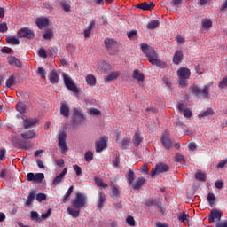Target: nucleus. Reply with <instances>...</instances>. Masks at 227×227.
<instances>
[{"instance_id": "obj_1", "label": "nucleus", "mask_w": 227, "mask_h": 227, "mask_svg": "<svg viewBox=\"0 0 227 227\" xmlns=\"http://www.w3.org/2000/svg\"><path fill=\"white\" fill-rule=\"evenodd\" d=\"M140 49H142V52L146 56L147 60L149 63L153 64V66L160 67L163 62L158 59L157 53L146 43L140 44Z\"/></svg>"}, {"instance_id": "obj_2", "label": "nucleus", "mask_w": 227, "mask_h": 227, "mask_svg": "<svg viewBox=\"0 0 227 227\" xmlns=\"http://www.w3.org/2000/svg\"><path fill=\"white\" fill-rule=\"evenodd\" d=\"M190 93L198 99H206L208 97V85L200 88L198 85H192L189 88Z\"/></svg>"}, {"instance_id": "obj_3", "label": "nucleus", "mask_w": 227, "mask_h": 227, "mask_svg": "<svg viewBox=\"0 0 227 227\" xmlns=\"http://www.w3.org/2000/svg\"><path fill=\"white\" fill-rule=\"evenodd\" d=\"M153 207H157L161 214H164L166 211V207H164L163 203L153 198L147 199V200L145 201V208Z\"/></svg>"}, {"instance_id": "obj_4", "label": "nucleus", "mask_w": 227, "mask_h": 227, "mask_svg": "<svg viewBox=\"0 0 227 227\" xmlns=\"http://www.w3.org/2000/svg\"><path fill=\"white\" fill-rule=\"evenodd\" d=\"M62 80L64 81V85L68 90L74 94H78L79 90L76 85H74V81L66 74H62Z\"/></svg>"}, {"instance_id": "obj_5", "label": "nucleus", "mask_w": 227, "mask_h": 227, "mask_svg": "<svg viewBox=\"0 0 227 227\" xmlns=\"http://www.w3.org/2000/svg\"><path fill=\"white\" fill-rule=\"evenodd\" d=\"M85 196L82 193H76V199L72 200V207L80 210L85 207Z\"/></svg>"}, {"instance_id": "obj_6", "label": "nucleus", "mask_w": 227, "mask_h": 227, "mask_svg": "<svg viewBox=\"0 0 227 227\" xmlns=\"http://www.w3.org/2000/svg\"><path fill=\"white\" fill-rule=\"evenodd\" d=\"M169 171V166L165 164V163H157V165H155V168H153V170H151V177L153 178V176H155V175L158 174H161V173H166Z\"/></svg>"}, {"instance_id": "obj_7", "label": "nucleus", "mask_w": 227, "mask_h": 227, "mask_svg": "<svg viewBox=\"0 0 227 227\" xmlns=\"http://www.w3.org/2000/svg\"><path fill=\"white\" fill-rule=\"evenodd\" d=\"M105 49L110 55H114L116 52V41L113 40L112 38H105L104 40Z\"/></svg>"}, {"instance_id": "obj_8", "label": "nucleus", "mask_w": 227, "mask_h": 227, "mask_svg": "<svg viewBox=\"0 0 227 227\" xmlns=\"http://www.w3.org/2000/svg\"><path fill=\"white\" fill-rule=\"evenodd\" d=\"M43 179H44V174H43V173L34 174V173L30 172V173H27V175H26V180H27V182L42 184Z\"/></svg>"}, {"instance_id": "obj_9", "label": "nucleus", "mask_w": 227, "mask_h": 227, "mask_svg": "<svg viewBox=\"0 0 227 227\" xmlns=\"http://www.w3.org/2000/svg\"><path fill=\"white\" fill-rule=\"evenodd\" d=\"M34 32H32V30H30L27 27L20 28V30L17 31V37L19 38H26L27 40H32L34 39Z\"/></svg>"}, {"instance_id": "obj_10", "label": "nucleus", "mask_w": 227, "mask_h": 227, "mask_svg": "<svg viewBox=\"0 0 227 227\" xmlns=\"http://www.w3.org/2000/svg\"><path fill=\"white\" fill-rule=\"evenodd\" d=\"M84 121V115L81 114L77 109L73 110V119L72 124L73 126L81 125Z\"/></svg>"}, {"instance_id": "obj_11", "label": "nucleus", "mask_w": 227, "mask_h": 227, "mask_svg": "<svg viewBox=\"0 0 227 227\" xmlns=\"http://www.w3.org/2000/svg\"><path fill=\"white\" fill-rule=\"evenodd\" d=\"M67 135L65 132H62L58 136V147L61 150V153L67 152V145H66Z\"/></svg>"}, {"instance_id": "obj_12", "label": "nucleus", "mask_w": 227, "mask_h": 227, "mask_svg": "<svg viewBox=\"0 0 227 227\" xmlns=\"http://www.w3.org/2000/svg\"><path fill=\"white\" fill-rule=\"evenodd\" d=\"M223 214L216 209L211 210L210 215H208V223H213L215 222L221 221Z\"/></svg>"}, {"instance_id": "obj_13", "label": "nucleus", "mask_w": 227, "mask_h": 227, "mask_svg": "<svg viewBox=\"0 0 227 227\" xmlns=\"http://www.w3.org/2000/svg\"><path fill=\"white\" fill-rule=\"evenodd\" d=\"M160 141H161V145H163L164 149L170 150V148H172L173 142H172V139H170L169 137V134H164L161 137Z\"/></svg>"}, {"instance_id": "obj_14", "label": "nucleus", "mask_w": 227, "mask_h": 227, "mask_svg": "<svg viewBox=\"0 0 227 227\" xmlns=\"http://www.w3.org/2000/svg\"><path fill=\"white\" fill-rule=\"evenodd\" d=\"M95 149H96V153H100L102 151H104V149H106V137H102L99 138L98 141L95 142Z\"/></svg>"}, {"instance_id": "obj_15", "label": "nucleus", "mask_w": 227, "mask_h": 227, "mask_svg": "<svg viewBox=\"0 0 227 227\" xmlns=\"http://www.w3.org/2000/svg\"><path fill=\"white\" fill-rule=\"evenodd\" d=\"M179 79H189L191 77V70L185 67H181L176 72Z\"/></svg>"}, {"instance_id": "obj_16", "label": "nucleus", "mask_w": 227, "mask_h": 227, "mask_svg": "<svg viewBox=\"0 0 227 227\" xmlns=\"http://www.w3.org/2000/svg\"><path fill=\"white\" fill-rule=\"evenodd\" d=\"M67 174V168H64L62 172L58 175L55 178H53V181L51 182V184L53 186H57L58 184H60L63 182L64 176Z\"/></svg>"}, {"instance_id": "obj_17", "label": "nucleus", "mask_w": 227, "mask_h": 227, "mask_svg": "<svg viewBox=\"0 0 227 227\" xmlns=\"http://www.w3.org/2000/svg\"><path fill=\"white\" fill-rule=\"evenodd\" d=\"M145 183H146V179L144 177H138L137 178L136 182H132L131 184H129L132 187V189L134 190H139L140 187L143 186V184H145Z\"/></svg>"}, {"instance_id": "obj_18", "label": "nucleus", "mask_w": 227, "mask_h": 227, "mask_svg": "<svg viewBox=\"0 0 227 227\" xmlns=\"http://www.w3.org/2000/svg\"><path fill=\"white\" fill-rule=\"evenodd\" d=\"M99 71L104 74H108L111 71V65L104 60H101L99 62Z\"/></svg>"}, {"instance_id": "obj_19", "label": "nucleus", "mask_w": 227, "mask_h": 227, "mask_svg": "<svg viewBox=\"0 0 227 227\" xmlns=\"http://www.w3.org/2000/svg\"><path fill=\"white\" fill-rule=\"evenodd\" d=\"M36 27L41 30L49 26V20L46 18H38L35 21Z\"/></svg>"}, {"instance_id": "obj_20", "label": "nucleus", "mask_w": 227, "mask_h": 227, "mask_svg": "<svg viewBox=\"0 0 227 227\" xmlns=\"http://www.w3.org/2000/svg\"><path fill=\"white\" fill-rule=\"evenodd\" d=\"M20 137L25 140L34 139L35 137V130H27L25 133H21Z\"/></svg>"}, {"instance_id": "obj_21", "label": "nucleus", "mask_w": 227, "mask_h": 227, "mask_svg": "<svg viewBox=\"0 0 227 227\" xmlns=\"http://www.w3.org/2000/svg\"><path fill=\"white\" fill-rule=\"evenodd\" d=\"M132 78L138 82H143L145 76L138 71V69H136L132 72Z\"/></svg>"}, {"instance_id": "obj_22", "label": "nucleus", "mask_w": 227, "mask_h": 227, "mask_svg": "<svg viewBox=\"0 0 227 227\" xmlns=\"http://www.w3.org/2000/svg\"><path fill=\"white\" fill-rule=\"evenodd\" d=\"M154 4L153 2L151 3H142L137 5V8L143 11H151L153 8Z\"/></svg>"}, {"instance_id": "obj_23", "label": "nucleus", "mask_w": 227, "mask_h": 227, "mask_svg": "<svg viewBox=\"0 0 227 227\" xmlns=\"http://www.w3.org/2000/svg\"><path fill=\"white\" fill-rule=\"evenodd\" d=\"M121 74L119 72H111L110 74L104 76V81L109 82L111 81H114L119 77Z\"/></svg>"}, {"instance_id": "obj_24", "label": "nucleus", "mask_w": 227, "mask_h": 227, "mask_svg": "<svg viewBox=\"0 0 227 227\" xmlns=\"http://www.w3.org/2000/svg\"><path fill=\"white\" fill-rule=\"evenodd\" d=\"M134 179H136V174L134 171L131 169L128 170V175H126V182L128 183V185H131Z\"/></svg>"}, {"instance_id": "obj_25", "label": "nucleus", "mask_w": 227, "mask_h": 227, "mask_svg": "<svg viewBox=\"0 0 227 227\" xmlns=\"http://www.w3.org/2000/svg\"><path fill=\"white\" fill-rule=\"evenodd\" d=\"M183 59V52L181 51H176L174 53V64L180 65L181 60Z\"/></svg>"}, {"instance_id": "obj_26", "label": "nucleus", "mask_w": 227, "mask_h": 227, "mask_svg": "<svg viewBox=\"0 0 227 227\" xmlns=\"http://www.w3.org/2000/svg\"><path fill=\"white\" fill-rule=\"evenodd\" d=\"M159 26H160L159 20H153L147 23L146 28L149 30H154L155 28L159 27Z\"/></svg>"}, {"instance_id": "obj_27", "label": "nucleus", "mask_w": 227, "mask_h": 227, "mask_svg": "<svg viewBox=\"0 0 227 227\" xmlns=\"http://www.w3.org/2000/svg\"><path fill=\"white\" fill-rule=\"evenodd\" d=\"M59 80V76L58 75L57 71H51V74H49V81L51 84H55Z\"/></svg>"}, {"instance_id": "obj_28", "label": "nucleus", "mask_w": 227, "mask_h": 227, "mask_svg": "<svg viewBox=\"0 0 227 227\" xmlns=\"http://www.w3.org/2000/svg\"><path fill=\"white\" fill-rule=\"evenodd\" d=\"M99 200H98V208L102 209L104 207V203L106 202V193L99 192L98 193Z\"/></svg>"}, {"instance_id": "obj_29", "label": "nucleus", "mask_w": 227, "mask_h": 227, "mask_svg": "<svg viewBox=\"0 0 227 227\" xmlns=\"http://www.w3.org/2000/svg\"><path fill=\"white\" fill-rule=\"evenodd\" d=\"M93 27H95V20L90 22L87 29L83 30V37L89 38Z\"/></svg>"}, {"instance_id": "obj_30", "label": "nucleus", "mask_w": 227, "mask_h": 227, "mask_svg": "<svg viewBox=\"0 0 227 227\" xmlns=\"http://www.w3.org/2000/svg\"><path fill=\"white\" fill-rule=\"evenodd\" d=\"M9 65H15L17 67H21V62L19 59L15 57H8L7 59Z\"/></svg>"}, {"instance_id": "obj_31", "label": "nucleus", "mask_w": 227, "mask_h": 227, "mask_svg": "<svg viewBox=\"0 0 227 227\" xmlns=\"http://www.w3.org/2000/svg\"><path fill=\"white\" fill-rule=\"evenodd\" d=\"M37 121H38L36 119L30 121H26L25 119H23V127L25 128V129H30L34 127V125H35Z\"/></svg>"}, {"instance_id": "obj_32", "label": "nucleus", "mask_w": 227, "mask_h": 227, "mask_svg": "<svg viewBox=\"0 0 227 227\" xmlns=\"http://www.w3.org/2000/svg\"><path fill=\"white\" fill-rule=\"evenodd\" d=\"M59 112L61 114L62 116L68 118L69 117V109H68V105L66 104H62L61 107L59 108Z\"/></svg>"}, {"instance_id": "obj_33", "label": "nucleus", "mask_w": 227, "mask_h": 227, "mask_svg": "<svg viewBox=\"0 0 227 227\" xmlns=\"http://www.w3.org/2000/svg\"><path fill=\"white\" fill-rule=\"evenodd\" d=\"M132 141L134 142V146L137 147L143 142V137L138 133H136L132 136Z\"/></svg>"}, {"instance_id": "obj_34", "label": "nucleus", "mask_w": 227, "mask_h": 227, "mask_svg": "<svg viewBox=\"0 0 227 227\" xmlns=\"http://www.w3.org/2000/svg\"><path fill=\"white\" fill-rule=\"evenodd\" d=\"M15 110L20 113V114H23L26 113V106L20 101L15 105Z\"/></svg>"}, {"instance_id": "obj_35", "label": "nucleus", "mask_w": 227, "mask_h": 227, "mask_svg": "<svg viewBox=\"0 0 227 227\" xmlns=\"http://www.w3.org/2000/svg\"><path fill=\"white\" fill-rule=\"evenodd\" d=\"M6 43H8L9 45H19L20 43V42L14 36L6 37Z\"/></svg>"}, {"instance_id": "obj_36", "label": "nucleus", "mask_w": 227, "mask_h": 227, "mask_svg": "<svg viewBox=\"0 0 227 227\" xmlns=\"http://www.w3.org/2000/svg\"><path fill=\"white\" fill-rule=\"evenodd\" d=\"M202 28H205L206 30L212 28V20L207 18L202 19Z\"/></svg>"}, {"instance_id": "obj_37", "label": "nucleus", "mask_w": 227, "mask_h": 227, "mask_svg": "<svg viewBox=\"0 0 227 227\" xmlns=\"http://www.w3.org/2000/svg\"><path fill=\"white\" fill-rule=\"evenodd\" d=\"M94 183L96 184V185L98 187L103 188V189H106L108 188V184H106V183H104L102 181V179H100L99 177H96L94 178Z\"/></svg>"}, {"instance_id": "obj_38", "label": "nucleus", "mask_w": 227, "mask_h": 227, "mask_svg": "<svg viewBox=\"0 0 227 227\" xmlns=\"http://www.w3.org/2000/svg\"><path fill=\"white\" fill-rule=\"evenodd\" d=\"M35 199V191H32L27 196V199H26V206L31 205Z\"/></svg>"}, {"instance_id": "obj_39", "label": "nucleus", "mask_w": 227, "mask_h": 227, "mask_svg": "<svg viewBox=\"0 0 227 227\" xmlns=\"http://www.w3.org/2000/svg\"><path fill=\"white\" fill-rule=\"evenodd\" d=\"M67 214L70 215L73 218L79 217V209H74L73 207H67Z\"/></svg>"}, {"instance_id": "obj_40", "label": "nucleus", "mask_w": 227, "mask_h": 227, "mask_svg": "<svg viewBox=\"0 0 227 227\" xmlns=\"http://www.w3.org/2000/svg\"><path fill=\"white\" fill-rule=\"evenodd\" d=\"M119 189L116 186H111V193L110 197L113 199H116L119 197Z\"/></svg>"}, {"instance_id": "obj_41", "label": "nucleus", "mask_w": 227, "mask_h": 227, "mask_svg": "<svg viewBox=\"0 0 227 227\" xmlns=\"http://www.w3.org/2000/svg\"><path fill=\"white\" fill-rule=\"evenodd\" d=\"M213 114V110L208 108L206 110V112H202L200 114H198V118H206Z\"/></svg>"}, {"instance_id": "obj_42", "label": "nucleus", "mask_w": 227, "mask_h": 227, "mask_svg": "<svg viewBox=\"0 0 227 227\" xmlns=\"http://www.w3.org/2000/svg\"><path fill=\"white\" fill-rule=\"evenodd\" d=\"M195 179L200 182H206V174L204 172H198L195 174Z\"/></svg>"}, {"instance_id": "obj_43", "label": "nucleus", "mask_w": 227, "mask_h": 227, "mask_svg": "<svg viewBox=\"0 0 227 227\" xmlns=\"http://www.w3.org/2000/svg\"><path fill=\"white\" fill-rule=\"evenodd\" d=\"M83 158L85 159L86 162H91V160H93V153L91 151H87V153H85L83 155Z\"/></svg>"}, {"instance_id": "obj_44", "label": "nucleus", "mask_w": 227, "mask_h": 227, "mask_svg": "<svg viewBox=\"0 0 227 227\" xmlns=\"http://www.w3.org/2000/svg\"><path fill=\"white\" fill-rule=\"evenodd\" d=\"M15 84V78L13 75L9 76L8 80H6V88L10 89L11 87L14 86Z\"/></svg>"}, {"instance_id": "obj_45", "label": "nucleus", "mask_w": 227, "mask_h": 227, "mask_svg": "<svg viewBox=\"0 0 227 227\" xmlns=\"http://www.w3.org/2000/svg\"><path fill=\"white\" fill-rule=\"evenodd\" d=\"M59 5L61 6L62 10H64V12H70L71 6H70V4H68L67 2L62 1L61 3H59Z\"/></svg>"}, {"instance_id": "obj_46", "label": "nucleus", "mask_w": 227, "mask_h": 227, "mask_svg": "<svg viewBox=\"0 0 227 227\" xmlns=\"http://www.w3.org/2000/svg\"><path fill=\"white\" fill-rule=\"evenodd\" d=\"M43 38H44V40H51L53 38V32L52 30H46V32L44 34H43Z\"/></svg>"}, {"instance_id": "obj_47", "label": "nucleus", "mask_w": 227, "mask_h": 227, "mask_svg": "<svg viewBox=\"0 0 227 227\" xmlns=\"http://www.w3.org/2000/svg\"><path fill=\"white\" fill-rule=\"evenodd\" d=\"M86 81H87V84H89L90 86H95L96 84V79H95V76L93 75L87 76Z\"/></svg>"}, {"instance_id": "obj_48", "label": "nucleus", "mask_w": 227, "mask_h": 227, "mask_svg": "<svg viewBox=\"0 0 227 227\" xmlns=\"http://www.w3.org/2000/svg\"><path fill=\"white\" fill-rule=\"evenodd\" d=\"M188 218H189V214H186L185 212H183L178 215L179 223H184V221L187 220Z\"/></svg>"}, {"instance_id": "obj_49", "label": "nucleus", "mask_w": 227, "mask_h": 227, "mask_svg": "<svg viewBox=\"0 0 227 227\" xmlns=\"http://www.w3.org/2000/svg\"><path fill=\"white\" fill-rule=\"evenodd\" d=\"M129 145V138L125 137V138H123V139L121 140V149L127 150Z\"/></svg>"}, {"instance_id": "obj_50", "label": "nucleus", "mask_w": 227, "mask_h": 227, "mask_svg": "<svg viewBox=\"0 0 227 227\" xmlns=\"http://www.w3.org/2000/svg\"><path fill=\"white\" fill-rule=\"evenodd\" d=\"M207 201H208V204L212 207L213 204H215V195L213 193H208L207 195Z\"/></svg>"}, {"instance_id": "obj_51", "label": "nucleus", "mask_w": 227, "mask_h": 227, "mask_svg": "<svg viewBox=\"0 0 227 227\" xmlns=\"http://www.w3.org/2000/svg\"><path fill=\"white\" fill-rule=\"evenodd\" d=\"M73 170L76 173V176H82V169L78 165H73Z\"/></svg>"}, {"instance_id": "obj_52", "label": "nucleus", "mask_w": 227, "mask_h": 227, "mask_svg": "<svg viewBox=\"0 0 227 227\" xmlns=\"http://www.w3.org/2000/svg\"><path fill=\"white\" fill-rule=\"evenodd\" d=\"M30 220L40 221L38 213H36L35 211H30Z\"/></svg>"}, {"instance_id": "obj_53", "label": "nucleus", "mask_w": 227, "mask_h": 227, "mask_svg": "<svg viewBox=\"0 0 227 227\" xmlns=\"http://www.w3.org/2000/svg\"><path fill=\"white\" fill-rule=\"evenodd\" d=\"M35 200L38 202L45 201L46 200V194H44V193H38L35 196Z\"/></svg>"}, {"instance_id": "obj_54", "label": "nucleus", "mask_w": 227, "mask_h": 227, "mask_svg": "<svg viewBox=\"0 0 227 227\" xmlns=\"http://www.w3.org/2000/svg\"><path fill=\"white\" fill-rule=\"evenodd\" d=\"M38 56H40L42 59H47L46 51L43 48H40V50H38Z\"/></svg>"}, {"instance_id": "obj_55", "label": "nucleus", "mask_w": 227, "mask_h": 227, "mask_svg": "<svg viewBox=\"0 0 227 227\" xmlns=\"http://www.w3.org/2000/svg\"><path fill=\"white\" fill-rule=\"evenodd\" d=\"M126 223H128L129 226H134L135 225L134 218L131 215L126 217Z\"/></svg>"}, {"instance_id": "obj_56", "label": "nucleus", "mask_w": 227, "mask_h": 227, "mask_svg": "<svg viewBox=\"0 0 227 227\" xmlns=\"http://www.w3.org/2000/svg\"><path fill=\"white\" fill-rule=\"evenodd\" d=\"M227 87V76L222 79L221 82H219V88L223 89Z\"/></svg>"}, {"instance_id": "obj_57", "label": "nucleus", "mask_w": 227, "mask_h": 227, "mask_svg": "<svg viewBox=\"0 0 227 227\" xmlns=\"http://www.w3.org/2000/svg\"><path fill=\"white\" fill-rule=\"evenodd\" d=\"M183 112V114L184 115V118H191L192 117V111L191 109L187 108L185 109L184 111H182Z\"/></svg>"}, {"instance_id": "obj_58", "label": "nucleus", "mask_w": 227, "mask_h": 227, "mask_svg": "<svg viewBox=\"0 0 227 227\" xmlns=\"http://www.w3.org/2000/svg\"><path fill=\"white\" fill-rule=\"evenodd\" d=\"M175 161L176 162H184V156L181 154L175 155Z\"/></svg>"}, {"instance_id": "obj_59", "label": "nucleus", "mask_w": 227, "mask_h": 227, "mask_svg": "<svg viewBox=\"0 0 227 227\" xmlns=\"http://www.w3.org/2000/svg\"><path fill=\"white\" fill-rule=\"evenodd\" d=\"M38 75H40L41 78H45L46 77V72L44 71V68L38 67Z\"/></svg>"}, {"instance_id": "obj_60", "label": "nucleus", "mask_w": 227, "mask_h": 227, "mask_svg": "<svg viewBox=\"0 0 227 227\" xmlns=\"http://www.w3.org/2000/svg\"><path fill=\"white\" fill-rule=\"evenodd\" d=\"M182 2L183 0H172L170 4H172V6L178 8Z\"/></svg>"}, {"instance_id": "obj_61", "label": "nucleus", "mask_w": 227, "mask_h": 227, "mask_svg": "<svg viewBox=\"0 0 227 227\" xmlns=\"http://www.w3.org/2000/svg\"><path fill=\"white\" fill-rule=\"evenodd\" d=\"M90 114L98 116V115H100V111L96 108H91L90 109Z\"/></svg>"}, {"instance_id": "obj_62", "label": "nucleus", "mask_w": 227, "mask_h": 227, "mask_svg": "<svg viewBox=\"0 0 227 227\" xmlns=\"http://www.w3.org/2000/svg\"><path fill=\"white\" fill-rule=\"evenodd\" d=\"M8 31V26H6V23L0 24V33H4Z\"/></svg>"}, {"instance_id": "obj_63", "label": "nucleus", "mask_w": 227, "mask_h": 227, "mask_svg": "<svg viewBox=\"0 0 227 227\" xmlns=\"http://www.w3.org/2000/svg\"><path fill=\"white\" fill-rule=\"evenodd\" d=\"M223 181H216V183H215V187H216V189L218 190L223 189Z\"/></svg>"}, {"instance_id": "obj_64", "label": "nucleus", "mask_w": 227, "mask_h": 227, "mask_svg": "<svg viewBox=\"0 0 227 227\" xmlns=\"http://www.w3.org/2000/svg\"><path fill=\"white\" fill-rule=\"evenodd\" d=\"M216 227H227V221L222 222V223H217Z\"/></svg>"}]
</instances>
